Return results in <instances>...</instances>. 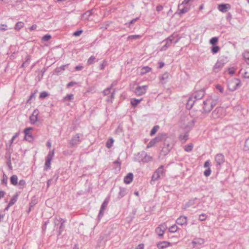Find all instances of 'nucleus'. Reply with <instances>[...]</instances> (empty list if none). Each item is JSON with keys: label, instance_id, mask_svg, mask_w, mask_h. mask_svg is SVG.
Wrapping results in <instances>:
<instances>
[{"label": "nucleus", "instance_id": "0e129e2a", "mask_svg": "<svg viewBox=\"0 0 249 249\" xmlns=\"http://www.w3.org/2000/svg\"><path fill=\"white\" fill-rule=\"evenodd\" d=\"M245 147L247 150H249V137L245 141Z\"/></svg>", "mask_w": 249, "mask_h": 249}, {"label": "nucleus", "instance_id": "1a4fd4ad", "mask_svg": "<svg viewBox=\"0 0 249 249\" xmlns=\"http://www.w3.org/2000/svg\"><path fill=\"white\" fill-rule=\"evenodd\" d=\"M148 89V86L146 85L142 86H138L133 92L137 96H142L144 94Z\"/></svg>", "mask_w": 249, "mask_h": 249}, {"label": "nucleus", "instance_id": "6ab92c4d", "mask_svg": "<svg viewBox=\"0 0 249 249\" xmlns=\"http://www.w3.org/2000/svg\"><path fill=\"white\" fill-rule=\"evenodd\" d=\"M224 63L222 60H218L214 65L213 70L215 72H218L224 66Z\"/></svg>", "mask_w": 249, "mask_h": 249}, {"label": "nucleus", "instance_id": "2eb2a0df", "mask_svg": "<svg viewBox=\"0 0 249 249\" xmlns=\"http://www.w3.org/2000/svg\"><path fill=\"white\" fill-rule=\"evenodd\" d=\"M39 111L38 109H35L31 116H30V121L32 124H35L38 120Z\"/></svg>", "mask_w": 249, "mask_h": 249}, {"label": "nucleus", "instance_id": "37998d69", "mask_svg": "<svg viewBox=\"0 0 249 249\" xmlns=\"http://www.w3.org/2000/svg\"><path fill=\"white\" fill-rule=\"evenodd\" d=\"M178 229V227H177V226L176 225H174L169 228V231L170 232L174 233L176 232Z\"/></svg>", "mask_w": 249, "mask_h": 249}, {"label": "nucleus", "instance_id": "a18cd8bd", "mask_svg": "<svg viewBox=\"0 0 249 249\" xmlns=\"http://www.w3.org/2000/svg\"><path fill=\"white\" fill-rule=\"evenodd\" d=\"M243 56L245 61L248 63L249 62V52H246L243 53Z\"/></svg>", "mask_w": 249, "mask_h": 249}, {"label": "nucleus", "instance_id": "58836bf2", "mask_svg": "<svg viewBox=\"0 0 249 249\" xmlns=\"http://www.w3.org/2000/svg\"><path fill=\"white\" fill-rule=\"evenodd\" d=\"M113 142H114V140H113V138H109V139L107 142L106 146L108 148H111L112 146Z\"/></svg>", "mask_w": 249, "mask_h": 249}, {"label": "nucleus", "instance_id": "de8ad7c7", "mask_svg": "<svg viewBox=\"0 0 249 249\" xmlns=\"http://www.w3.org/2000/svg\"><path fill=\"white\" fill-rule=\"evenodd\" d=\"M95 57L94 56H91L88 60L87 63L88 65H91L94 63Z\"/></svg>", "mask_w": 249, "mask_h": 249}, {"label": "nucleus", "instance_id": "f8f14e48", "mask_svg": "<svg viewBox=\"0 0 249 249\" xmlns=\"http://www.w3.org/2000/svg\"><path fill=\"white\" fill-rule=\"evenodd\" d=\"M166 228V225L165 223L161 224L156 229L155 232L159 236L162 237Z\"/></svg>", "mask_w": 249, "mask_h": 249}, {"label": "nucleus", "instance_id": "69168bd1", "mask_svg": "<svg viewBox=\"0 0 249 249\" xmlns=\"http://www.w3.org/2000/svg\"><path fill=\"white\" fill-rule=\"evenodd\" d=\"M19 135V133H16L12 137V138L11 139V141H10V144L11 145L13 143V142L15 140V139L18 137Z\"/></svg>", "mask_w": 249, "mask_h": 249}, {"label": "nucleus", "instance_id": "864d4df0", "mask_svg": "<svg viewBox=\"0 0 249 249\" xmlns=\"http://www.w3.org/2000/svg\"><path fill=\"white\" fill-rule=\"evenodd\" d=\"M7 179H8L7 176L5 174H4L3 175L2 179L1 180L2 183L4 184L5 185H7Z\"/></svg>", "mask_w": 249, "mask_h": 249}, {"label": "nucleus", "instance_id": "412c9836", "mask_svg": "<svg viewBox=\"0 0 249 249\" xmlns=\"http://www.w3.org/2000/svg\"><path fill=\"white\" fill-rule=\"evenodd\" d=\"M189 10V7L188 5H185L180 4L178 6V11L179 14H183L187 12Z\"/></svg>", "mask_w": 249, "mask_h": 249}, {"label": "nucleus", "instance_id": "f03ea898", "mask_svg": "<svg viewBox=\"0 0 249 249\" xmlns=\"http://www.w3.org/2000/svg\"><path fill=\"white\" fill-rule=\"evenodd\" d=\"M163 165H160L151 177V181L158 180L160 178L165 176V171Z\"/></svg>", "mask_w": 249, "mask_h": 249}, {"label": "nucleus", "instance_id": "7c9ffc66", "mask_svg": "<svg viewBox=\"0 0 249 249\" xmlns=\"http://www.w3.org/2000/svg\"><path fill=\"white\" fill-rule=\"evenodd\" d=\"M74 95L72 94H69L65 96L63 99L64 102L71 101L73 99Z\"/></svg>", "mask_w": 249, "mask_h": 249}, {"label": "nucleus", "instance_id": "f3484780", "mask_svg": "<svg viewBox=\"0 0 249 249\" xmlns=\"http://www.w3.org/2000/svg\"><path fill=\"white\" fill-rule=\"evenodd\" d=\"M205 90L204 89H201L198 91H196L194 96H192L196 100H199L202 98L205 95Z\"/></svg>", "mask_w": 249, "mask_h": 249}, {"label": "nucleus", "instance_id": "39448f33", "mask_svg": "<svg viewBox=\"0 0 249 249\" xmlns=\"http://www.w3.org/2000/svg\"><path fill=\"white\" fill-rule=\"evenodd\" d=\"M225 115V110L222 107L216 108L212 112V115L213 119L222 118Z\"/></svg>", "mask_w": 249, "mask_h": 249}, {"label": "nucleus", "instance_id": "cd10ccee", "mask_svg": "<svg viewBox=\"0 0 249 249\" xmlns=\"http://www.w3.org/2000/svg\"><path fill=\"white\" fill-rule=\"evenodd\" d=\"M24 26V23L22 21L18 22L15 26V30L17 31H19Z\"/></svg>", "mask_w": 249, "mask_h": 249}, {"label": "nucleus", "instance_id": "13d9d810", "mask_svg": "<svg viewBox=\"0 0 249 249\" xmlns=\"http://www.w3.org/2000/svg\"><path fill=\"white\" fill-rule=\"evenodd\" d=\"M7 30V25L4 24H1L0 25V31H6Z\"/></svg>", "mask_w": 249, "mask_h": 249}, {"label": "nucleus", "instance_id": "bf43d9fd", "mask_svg": "<svg viewBox=\"0 0 249 249\" xmlns=\"http://www.w3.org/2000/svg\"><path fill=\"white\" fill-rule=\"evenodd\" d=\"M18 185L21 187L20 188L21 189L25 186L26 182L24 179H21L19 180L18 183Z\"/></svg>", "mask_w": 249, "mask_h": 249}, {"label": "nucleus", "instance_id": "338daca9", "mask_svg": "<svg viewBox=\"0 0 249 249\" xmlns=\"http://www.w3.org/2000/svg\"><path fill=\"white\" fill-rule=\"evenodd\" d=\"M49 223V220H47L46 221H45L44 223V225L42 226V230L43 231H45L46 230L47 228V225Z\"/></svg>", "mask_w": 249, "mask_h": 249}, {"label": "nucleus", "instance_id": "e433bc0d", "mask_svg": "<svg viewBox=\"0 0 249 249\" xmlns=\"http://www.w3.org/2000/svg\"><path fill=\"white\" fill-rule=\"evenodd\" d=\"M197 200V198H195L193 199L190 200L186 204L185 207H188L194 205L195 204V201Z\"/></svg>", "mask_w": 249, "mask_h": 249}, {"label": "nucleus", "instance_id": "dca6fc26", "mask_svg": "<svg viewBox=\"0 0 249 249\" xmlns=\"http://www.w3.org/2000/svg\"><path fill=\"white\" fill-rule=\"evenodd\" d=\"M215 161L217 166H220L225 161L224 156L222 154H218L215 157Z\"/></svg>", "mask_w": 249, "mask_h": 249}, {"label": "nucleus", "instance_id": "c756f323", "mask_svg": "<svg viewBox=\"0 0 249 249\" xmlns=\"http://www.w3.org/2000/svg\"><path fill=\"white\" fill-rule=\"evenodd\" d=\"M126 194V189L124 188H120L118 197L120 199Z\"/></svg>", "mask_w": 249, "mask_h": 249}, {"label": "nucleus", "instance_id": "052dcab7", "mask_svg": "<svg viewBox=\"0 0 249 249\" xmlns=\"http://www.w3.org/2000/svg\"><path fill=\"white\" fill-rule=\"evenodd\" d=\"M211 173V170L210 168H208L207 170H206L204 172V175L206 177H208L210 175Z\"/></svg>", "mask_w": 249, "mask_h": 249}, {"label": "nucleus", "instance_id": "c9c22d12", "mask_svg": "<svg viewBox=\"0 0 249 249\" xmlns=\"http://www.w3.org/2000/svg\"><path fill=\"white\" fill-rule=\"evenodd\" d=\"M30 58H31L30 56L29 55H27L26 57L25 61L23 63L21 67L23 68V67L27 66L29 64V63L30 61Z\"/></svg>", "mask_w": 249, "mask_h": 249}, {"label": "nucleus", "instance_id": "9b49d317", "mask_svg": "<svg viewBox=\"0 0 249 249\" xmlns=\"http://www.w3.org/2000/svg\"><path fill=\"white\" fill-rule=\"evenodd\" d=\"M60 222H61V225L59 227L58 235H60L63 231V225L65 222V220L60 217H56L54 221V226L55 227L56 226L58 225Z\"/></svg>", "mask_w": 249, "mask_h": 249}, {"label": "nucleus", "instance_id": "49530a36", "mask_svg": "<svg viewBox=\"0 0 249 249\" xmlns=\"http://www.w3.org/2000/svg\"><path fill=\"white\" fill-rule=\"evenodd\" d=\"M218 37H212L210 39V43L212 45H215L217 43V42H218Z\"/></svg>", "mask_w": 249, "mask_h": 249}, {"label": "nucleus", "instance_id": "4c0bfd02", "mask_svg": "<svg viewBox=\"0 0 249 249\" xmlns=\"http://www.w3.org/2000/svg\"><path fill=\"white\" fill-rule=\"evenodd\" d=\"M151 70V68L148 66L143 67L142 69L141 73L142 74H145L147 72L150 71Z\"/></svg>", "mask_w": 249, "mask_h": 249}, {"label": "nucleus", "instance_id": "6e6552de", "mask_svg": "<svg viewBox=\"0 0 249 249\" xmlns=\"http://www.w3.org/2000/svg\"><path fill=\"white\" fill-rule=\"evenodd\" d=\"M54 150L51 151L48 153L46 159L44 170H47L50 168L51 161L54 156Z\"/></svg>", "mask_w": 249, "mask_h": 249}, {"label": "nucleus", "instance_id": "ea45409f", "mask_svg": "<svg viewBox=\"0 0 249 249\" xmlns=\"http://www.w3.org/2000/svg\"><path fill=\"white\" fill-rule=\"evenodd\" d=\"M142 36L141 35H130L128 36V39H139L141 38Z\"/></svg>", "mask_w": 249, "mask_h": 249}, {"label": "nucleus", "instance_id": "8fccbe9b", "mask_svg": "<svg viewBox=\"0 0 249 249\" xmlns=\"http://www.w3.org/2000/svg\"><path fill=\"white\" fill-rule=\"evenodd\" d=\"M243 77L245 78H249V67H247L245 70V72L243 74Z\"/></svg>", "mask_w": 249, "mask_h": 249}, {"label": "nucleus", "instance_id": "20e7f679", "mask_svg": "<svg viewBox=\"0 0 249 249\" xmlns=\"http://www.w3.org/2000/svg\"><path fill=\"white\" fill-rule=\"evenodd\" d=\"M83 136V134L80 133H77L73 136L69 142L70 146L74 147L79 144V143L82 141Z\"/></svg>", "mask_w": 249, "mask_h": 249}, {"label": "nucleus", "instance_id": "2f4dec72", "mask_svg": "<svg viewBox=\"0 0 249 249\" xmlns=\"http://www.w3.org/2000/svg\"><path fill=\"white\" fill-rule=\"evenodd\" d=\"M10 181L12 185H17L18 184V177L16 175H13L10 178Z\"/></svg>", "mask_w": 249, "mask_h": 249}, {"label": "nucleus", "instance_id": "5fc2aeb1", "mask_svg": "<svg viewBox=\"0 0 249 249\" xmlns=\"http://www.w3.org/2000/svg\"><path fill=\"white\" fill-rule=\"evenodd\" d=\"M51 36L49 34H47V35L44 36L42 37V40L44 41H47L49 40H50L51 39Z\"/></svg>", "mask_w": 249, "mask_h": 249}, {"label": "nucleus", "instance_id": "e2e57ef3", "mask_svg": "<svg viewBox=\"0 0 249 249\" xmlns=\"http://www.w3.org/2000/svg\"><path fill=\"white\" fill-rule=\"evenodd\" d=\"M107 64V61L104 60L100 65V69L102 70H104Z\"/></svg>", "mask_w": 249, "mask_h": 249}, {"label": "nucleus", "instance_id": "a19ab883", "mask_svg": "<svg viewBox=\"0 0 249 249\" xmlns=\"http://www.w3.org/2000/svg\"><path fill=\"white\" fill-rule=\"evenodd\" d=\"M139 18H140L139 17L134 18L132 19L131 21H130L129 22L126 23L125 25H126L129 28H131V25L134 24L136 21L139 20Z\"/></svg>", "mask_w": 249, "mask_h": 249}, {"label": "nucleus", "instance_id": "c03bdc74", "mask_svg": "<svg viewBox=\"0 0 249 249\" xmlns=\"http://www.w3.org/2000/svg\"><path fill=\"white\" fill-rule=\"evenodd\" d=\"M193 145L192 143H190L184 146V150L187 152H190L192 150Z\"/></svg>", "mask_w": 249, "mask_h": 249}, {"label": "nucleus", "instance_id": "4be33fe9", "mask_svg": "<svg viewBox=\"0 0 249 249\" xmlns=\"http://www.w3.org/2000/svg\"><path fill=\"white\" fill-rule=\"evenodd\" d=\"M170 74L169 73L166 72L162 74L160 77V82L164 84L167 82L168 79L169 77Z\"/></svg>", "mask_w": 249, "mask_h": 249}, {"label": "nucleus", "instance_id": "680f3d73", "mask_svg": "<svg viewBox=\"0 0 249 249\" xmlns=\"http://www.w3.org/2000/svg\"><path fill=\"white\" fill-rule=\"evenodd\" d=\"M82 32H83V31L82 30L76 31L73 33V36H79L81 35Z\"/></svg>", "mask_w": 249, "mask_h": 249}, {"label": "nucleus", "instance_id": "a878e982", "mask_svg": "<svg viewBox=\"0 0 249 249\" xmlns=\"http://www.w3.org/2000/svg\"><path fill=\"white\" fill-rule=\"evenodd\" d=\"M195 101V99L193 98V97L189 98L186 104L187 108L189 109H191L192 107V106L194 105Z\"/></svg>", "mask_w": 249, "mask_h": 249}, {"label": "nucleus", "instance_id": "774afa93", "mask_svg": "<svg viewBox=\"0 0 249 249\" xmlns=\"http://www.w3.org/2000/svg\"><path fill=\"white\" fill-rule=\"evenodd\" d=\"M92 14L91 10H88L83 14V16H87V17H90Z\"/></svg>", "mask_w": 249, "mask_h": 249}, {"label": "nucleus", "instance_id": "4468645a", "mask_svg": "<svg viewBox=\"0 0 249 249\" xmlns=\"http://www.w3.org/2000/svg\"><path fill=\"white\" fill-rule=\"evenodd\" d=\"M31 129H32V127H28L25 128L24 130L25 134V139L29 142H33L34 140L32 134L30 133V130Z\"/></svg>", "mask_w": 249, "mask_h": 249}, {"label": "nucleus", "instance_id": "c85d7f7f", "mask_svg": "<svg viewBox=\"0 0 249 249\" xmlns=\"http://www.w3.org/2000/svg\"><path fill=\"white\" fill-rule=\"evenodd\" d=\"M178 138L182 143L185 142L188 139V133H186L184 135H180Z\"/></svg>", "mask_w": 249, "mask_h": 249}, {"label": "nucleus", "instance_id": "7ed1b4c3", "mask_svg": "<svg viewBox=\"0 0 249 249\" xmlns=\"http://www.w3.org/2000/svg\"><path fill=\"white\" fill-rule=\"evenodd\" d=\"M228 86L230 90L234 91L241 86V81L237 78H232L228 81Z\"/></svg>", "mask_w": 249, "mask_h": 249}, {"label": "nucleus", "instance_id": "a211bd4d", "mask_svg": "<svg viewBox=\"0 0 249 249\" xmlns=\"http://www.w3.org/2000/svg\"><path fill=\"white\" fill-rule=\"evenodd\" d=\"M108 203V199L106 198L104 201L103 202V204L101 205L99 213L98 214V218L100 219L103 215H104V211L105 209H106V207L107 206V204Z\"/></svg>", "mask_w": 249, "mask_h": 249}, {"label": "nucleus", "instance_id": "0eeeda50", "mask_svg": "<svg viewBox=\"0 0 249 249\" xmlns=\"http://www.w3.org/2000/svg\"><path fill=\"white\" fill-rule=\"evenodd\" d=\"M165 136V134H159L158 136L150 141L147 145V148H149L154 146L157 142L163 140Z\"/></svg>", "mask_w": 249, "mask_h": 249}, {"label": "nucleus", "instance_id": "6e6d98bb", "mask_svg": "<svg viewBox=\"0 0 249 249\" xmlns=\"http://www.w3.org/2000/svg\"><path fill=\"white\" fill-rule=\"evenodd\" d=\"M207 218V215L205 213H202L200 215H199V220L200 221H203L206 220Z\"/></svg>", "mask_w": 249, "mask_h": 249}, {"label": "nucleus", "instance_id": "aec40b11", "mask_svg": "<svg viewBox=\"0 0 249 249\" xmlns=\"http://www.w3.org/2000/svg\"><path fill=\"white\" fill-rule=\"evenodd\" d=\"M176 223L181 226H186L187 224V217L185 216H180L177 219Z\"/></svg>", "mask_w": 249, "mask_h": 249}, {"label": "nucleus", "instance_id": "72a5a7b5", "mask_svg": "<svg viewBox=\"0 0 249 249\" xmlns=\"http://www.w3.org/2000/svg\"><path fill=\"white\" fill-rule=\"evenodd\" d=\"M18 195L17 194H15L12 198L11 199L10 201L9 202V205L12 206L14 205L18 200Z\"/></svg>", "mask_w": 249, "mask_h": 249}, {"label": "nucleus", "instance_id": "ddd939ff", "mask_svg": "<svg viewBox=\"0 0 249 249\" xmlns=\"http://www.w3.org/2000/svg\"><path fill=\"white\" fill-rule=\"evenodd\" d=\"M174 36L173 35H172L170 36H169L166 39V43L165 45L161 47L160 49L161 51H164L166 50V49L170 46L171 44L173 42V40H174Z\"/></svg>", "mask_w": 249, "mask_h": 249}, {"label": "nucleus", "instance_id": "603ef678", "mask_svg": "<svg viewBox=\"0 0 249 249\" xmlns=\"http://www.w3.org/2000/svg\"><path fill=\"white\" fill-rule=\"evenodd\" d=\"M112 89V86H110L109 88H107L106 89H105L103 91L104 94L105 95H108L111 92V89Z\"/></svg>", "mask_w": 249, "mask_h": 249}, {"label": "nucleus", "instance_id": "b1692460", "mask_svg": "<svg viewBox=\"0 0 249 249\" xmlns=\"http://www.w3.org/2000/svg\"><path fill=\"white\" fill-rule=\"evenodd\" d=\"M230 8L229 4H221L218 6V9L222 12H226L228 8Z\"/></svg>", "mask_w": 249, "mask_h": 249}, {"label": "nucleus", "instance_id": "4d7b16f0", "mask_svg": "<svg viewBox=\"0 0 249 249\" xmlns=\"http://www.w3.org/2000/svg\"><path fill=\"white\" fill-rule=\"evenodd\" d=\"M215 88L220 93H223L224 92V89L221 85H216Z\"/></svg>", "mask_w": 249, "mask_h": 249}, {"label": "nucleus", "instance_id": "f704fd0d", "mask_svg": "<svg viewBox=\"0 0 249 249\" xmlns=\"http://www.w3.org/2000/svg\"><path fill=\"white\" fill-rule=\"evenodd\" d=\"M37 90L35 91L34 92L32 93L29 99L27 100L26 103L27 104H31V101L32 99H35L36 97V94L37 92Z\"/></svg>", "mask_w": 249, "mask_h": 249}, {"label": "nucleus", "instance_id": "bb28decb", "mask_svg": "<svg viewBox=\"0 0 249 249\" xmlns=\"http://www.w3.org/2000/svg\"><path fill=\"white\" fill-rule=\"evenodd\" d=\"M195 121L194 120H192L188 123L187 124L185 127V129L187 131H190L193 127Z\"/></svg>", "mask_w": 249, "mask_h": 249}, {"label": "nucleus", "instance_id": "393cba45", "mask_svg": "<svg viewBox=\"0 0 249 249\" xmlns=\"http://www.w3.org/2000/svg\"><path fill=\"white\" fill-rule=\"evenodd\" d=\"M133 178V174L131 173H129L124 178V183H125L126 184H129L130 182H132Z\"/></svg>", "mask_w": 249, "mask_h": 249}, {"label": "nucleus", "instance_id": "473e14b6", "mask_svg": "<svg viewBox=\"0 0 249 249\" xmlns=\"http://www.w3.org/2000/svg\"><path fill=\"white\" fill-rule=\"evenodd\" d=\"M142 99H137L136 98H132L131 100V104L133 107H136L138 103H139L141 101H142Z\"/></svg>", "mask_w": 249, "mask_h": 249}, {"label": "nucleus", "instance_id": "f257e3e1", "mask_svg": "<svg viewBox=\"0 0 249 249\" xmlns=\"http://www.w3.org/2000/svg\"><path fill=\"white\" fill-rule=\"evenodd\" d=\"M218 100L217 95L210 96L203 103V112L206 113H209L212 108L216 106Z\"/></svg>", "mask_w": 249, "mask_h": 249}, {"label": "nucleus", "instance_id": "9d476101", "mask_svg": "<svg viewBox=\"0 0 249 249\" xmlns=\"http://www.w3.org/2000/svg\"><path fill=\"white\" fill-rule=\"evenodd\" d=\"M163 140H164V148H166L168 151L171 150L174 145V142L172 138L171 137H166V135Z\"/></svg>", "mask_w": 249, "mask_h": 249}, {"label": "nucleus", "instance_id": "3c124183", "mask_svg": "<svg viewBox=\"0 0 249 249\" xmlns=\"http://www.w3.org/2000/svg\"><path fill=\"white\" fill-rule=\"evenodd\" d=\"M49 96V94L47 91H42L40 93V98H45Z\"/></svg>", "mask_w": 249, "mask_h": 249}, {"label": "nucleus", "instance_id": "79ce46f5", "mask_svg": "<svg viewBox=\"0 0 249 249\" xmlns=\"http://www.w3.org/2000/svg\"><path fill=\"white\" fill-rule=\"evenodd\" d=\"M220 50L219 46L216 45H213L212 47V52L213 53H217Z\"/></svg>", "mask_w": 249, "mask_h": 249}, {"label": "nucleus", "instance_id": "5701e85b", "mask_svg": "<svg viewBox=\"0 0 249 249\" xmlns=\"http://www.w3.org/2000/svg\"><path fill=\"white\" fill-rule=\"evenodd\" d=\"M171 243L167 241H162L157 244V247L159 249H164L171 245Z\"/></svg>", "mask_w": 249, "mask_h": 249}, {"label": "nucleus", "instance_id": "423d86ee", "mask_svg": "<svg viewBox=\"0 0 249 249\" xmlns=\"http://www.w3.org/2000/svg\"><path fill=\"white\" fill-rule=\"evenodd\" d=\"M137 160L139 162L146 163L151 160L152 157L147 155L145 152L142 151L138 153L137 155Z\"/></svg>", "mask_w": 249, "mask_h": 249}, {"label": "nucleus", "instance_id": "09e8293b", "mask_svg": "<svg viewBox=\"0 0 249 249\" xmlns=\"http://www.w3.org/2000/svg\"><path fill=\"white\" fill-rule=\"evenodd\" d=\"M159 128V126L158 125L154 126L151 131L150 135L151 136L154 135L157 132Z\"/></svg>", "mask_w": 249, "mask_h": 249}]
</instances>
